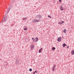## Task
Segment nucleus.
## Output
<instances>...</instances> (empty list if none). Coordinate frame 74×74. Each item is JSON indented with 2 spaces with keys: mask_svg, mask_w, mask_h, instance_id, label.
<instances>
[{
  "mask_svg": "<svg viewBox=\"0 0 74 74\" xmlns=\"http://www.w3.org/2000/svg\"><path fill=\"white\" fill-rule=\"evenodd\" d=\"M42 50H43L42 48H41L39 50V53H40L41 52V51H42Z\"/></svg>",
  "mask_w": 74,
  "mask_h": 74,
  "instance_id": "nucleus-9",
  "label": "nucleus"
},
{
  "mask_svg": "<svg viewBox=\"0 0 74 74\" xmlns=\"http://www.w3.org/2000/svg\"><path fill=\"white\" fill-rule=\"evenodd\" d=\"M1 60V59H0V60Z\"/></svg>",
  "mask_w": 74,
  "mask_h": 74,
  "instance_id": "nucleus-25",
  "label": "nucleus"
},
{
  "mask_svg": "<svg viewBox=\"0 0 74 74\" xmlns=\"http://www.w3.org/2000/svg\"><path fill=\"white\" fill-rule=\"evenodd\" d=\"M29 71H32V69H29Z\"/></svg>",
  "mask_w": 74,
  "mask_h": 74,
  "instance_id": "nucleus-18",
  "label": "nucleus"
},
{
  "mask_svg": "<svg viewBox=\"0 0 74 74\" xmlns=\"http://www.w3.org/2000/svg\"><path fill=\"white\" fill-rule=\"evenodd\" d=\"M15 62H16V64H18V59H16V60Z\"/></svg>",
  "mask_w": 74,
  "mask_h": 74,
  "instance_id": "nucleus-8",
  "label": "nucleus"
},
{
  "mask_svg": "<svg viewBox=\"0 0 74 74\" xmlns=\"http://www.w3.org/2000/svg\"><path fill=\"white\" fill-rule=\"evenodd\" d=\"M32 40H33L34 42H38V38H36V39H34L33 38H32Z\"/></svg>",
  "mask_w": 74,
  "mask_h": 74,
  "instance_id": "nucleus-1",
  "label": "nucleus"
},
{
  "mask_svg": "<svg viewBox=\"0 0 74 74\" xmlns=\"http://www.w3.org/2000/svg\"><path fill=\"white\" fill-rule=\"evenodd\" d=\"M34 47V45H31V48L32 50L33 49Z\"/></svg>",
  "mask_w": 74,
  "mask_h": 74,
  "instance_id": "nucleus-7",
  "label": "nucleus"
},
{
  "mask_svg": "<svg viewBox=\"0 0 74 74\" xmlns=\"http://www.w3.org/2000/svg\"><path fill=\"white\" fill-rule=\"evenodd\" d=\"M35 72H34L33 73V74H35Z\"/></svg>",
  "mask_w": 74,
  "mask_h": 74,
  "instance_id": "nucleus-24",
  "label": "nucleus"
},
{
  "mask_svg": "<svg viewBox=\"0 0 74 74\" xmlns=\"http://www.w3.org/2000/svg\"><path fill=\"white\" fill-rule=\"evenodd\" d=\"M37 18L40 19L41 18L42 16L41 15H38L37 16Z\"/></svg>",
  "mask_w": 74,
  "mask_h": 74,
  "instance_id": "nucleus-6",
  "label": "nucleus"
},
{
  "mask_svg": "<svg viewBox=\"0 0 74 74\" xmlns=\"http://www.w3.org/2000/svg\"><path fill=\"white\" fill-rule=\"evenodd\" d=\"M3 21H6V20H7V19H6V18L5 17H4L3 18Z\"/></svg>",
  "mask_w": 74,
  "mask_h": 74,
  "instance_id": "nucleus-10",
  "label": "nucleus"
},
{
  "mask_svg": "<svg viewBox=\"0 0 74 74\" xmlns=\"http://www.w3.org/2000/svg\"><path fill=\"white\" fill-rule=\"evenodd\" d=\"M39 21L38 20L36 19H34L33 20V22L34 23H36V22H38Z\"/></svg>",
  "mask_w": 74,
  "mask_h": 74,
  "instance_id": "nucleus-2",
  "label": "nucleus"
},
{
  "mask_svg": "<svg viewBox=\"0 0 74 74\" xmlns=\"http://www.w3.org/2000/svg\"><path fill=\"white\" fill-rule=\"evenodd\" d=\"M62 46H63V47H64L66 46H67V45H66L65 43H64V44H63Z\"/></svg>",
  "mask_w": 74,
  "mask_h": 74,
  "instance_id": "nucleus-11",
  "label": "nucleus"
},
{
  "mask_svg": "<svg viewBox=\"0 0 74 74\" xmlns=\"http://www.w3.org/2000/svg\"><path fill=\"white\" fill-rule=\"evenodd\" d=\"M66 29H64L63 31V32L64 33H66Z\"/></svg>",
  "mask_w": 74,
  "mask_h": 74,
  "instance_id": "nucleus-13",
  "label": "nucleus"
},
{
  "mask_svg": "<svg viewBox=\"0 0 74 74\" xmlns=\"http://www.w3.org/2000/svg\"><path fill=\"white\" fill-rule=\"evenodd\" d=\"M61 39H62V38H61V37H60V38H58V42L61 41Z\"/></svg>",
  "mask_w": 74,
  "mask_h": 74,
  "instance_id": "nucleus-3",
  "label": "nucleus"
},
{
  "mask_svg": "<svg viewBox=\"0 0 74 74\" xmlns=\"http://www.w3.org/2000/svg\"><path fill=\"white\" fill-rule=\"evenodd\" d=\"M60 10L61 11L64 10V9L63 8V7L61 5L60 7Z\"/></svg>",
  "mask_w": 74,
  "mask_h": 74,
  "instance_id": "nucleus-4",
  "label": "nucleus"
},
{
  "mask_svg": "<svg viewBox=\"0 0 74 74\" xmlns=\"http://www.w3.org/2000/svg\"><path fill=\"white\" fill-rule=\"evenodd\" d=\"M27 19V17L23 18V20H26Z\"/></svg>",
  "mask_w": 74,
  "mask_h": 74,
  "instance_id": "nucleus-14",
  "label": "nucleus"
},
{
  "mask_svg": "<svg viewBox=\"0 0 74 74\" xmlns=\"http://www.w3.org/2000/svg\"><path fill=\"white\" fill-rule=\"evenodd\" d=\"M27 30V28H24V30Z\"/></svg>",
  "mask_w": 74,
  "mask_h": 74,
  "instance_id": "nucleus-19",
  "label": "nucleus"
},
{
  "mask_svg": "<svg viewBox=\"0 0 74 74\" xmlns=\"http://www.w3.org/2000/svg\"><path fill=\"white\" fill-rule=\"evenodd\" d=\"M71 53H72V55H73L74 54V51H72L71 52Z\"/></svg>",
  "mask_w": 74,
  "mask_h": 74,
  "instance_id": "nucleus-12",
  "label": "nucleus"
},
{
  "mask_svg": "<svg viewBox=\"0 0 74 74\" xmlns=\"http://www.w3.org/2000/svg\"><path fill=\"white\" fill-rule=\"evenodd\" d=\"M48 17H49V18H51V17L50 16H49V15H48Z\"/></svg>",
  "mask_w": 74,
  "mask_h": 74,
  "instance_id": "nucleus-16",
  "label": "nucleus"
},
{
  "mask_svg": "<svg viewBox=\"0 0 74 74\" xmlns=\"http://www.w3.org/2000/svg\"><path fill=\"white\" fill-rule=\"evenodd\" d=\"M56 48H55V47H53L52 48V49L53 50H55Z\"/></svg>",
  "mask_w": 74,
  "mask_h": 74,
  "instance_id": "nucleus-15",
  "label": "nucleus"
},
{
  "mask_svg": "<svg viewBox=\"0 0 74 74\" xmlns=\"http://www.w3.org/2000/svg\"><path fill=\"white\" fill-rule=\"evenodd\" d=\"M61 23H62V24L63 23H64V21H62Z\"/></svg>",
  "mask_w": 74,
  "mask_h": 74,
  "instance_id": "nucleus-20",
  "label": "nucleus"
},
{
  "mask_svg": "<svg viewBox=\"0 0 74 74\" xmlns=\"http://www.w3.org/2000/svg\"><path fill=\"white\" fill-rule=\"evenodd\" d=\"M34 72H35V73H38V71H35Z\"/></svg>",
  "mask_w": 74,
  "mask_h": 74,
  "instance_id": "nucleus-21",
  "label": "nucleus"
},
{
  "mask_svg": "<svg viewBox=\"0 0 74 74\" xmlns=\"http://www.w3.org/2000/svg\"><path fill=\"white\" fill-rule=\"evenodd\" d=\"M69 48V46H68V47H67V48Z\"/></svg>",
  "mask_w": 74,
  "mask_h": 74,
  "instance_id": "nucleus-23",
  "label": "nucleus"
},
{
  "mask_svg": "<svg viewBox=\"0 0 74 74\" xmlns=\"http://www.w3.org/2000/svg\"><path fill=\"white\" fill-rule=\"evenodd\" d=\"M58 24H62L61 22H59V23H58Z\"/></svg>",
  "mask_w": 74,
  "mask_h": 74,
  "instance_id": "nucleus-17",
  "label": "nucleus"
},
{
  "mask_svg": "<svg viewBox=\"0 0 74 74\" xmlns=\"http://www.w3.org/2000/svg\"><path fill=\"white\" fill-rule=\"evenodd\" d=\"M59 1L60 2H61V0H59Z\"/></svg>",
  "mask_w": 74,
  "mask_h": 74,
  "instance_id": "nucleus-22",
  "label": "nucleus"
},
{
  "mask_svg": "<svg viewBox=\"0 0 74 74\" xmlns=\"http://www.w3.org/2000/svg\"><path fill=\"white\" fill-rule=\"evenodd\" d=\"M56 67V66L55 65H54V66L52 69V71H54L55 70Z\"/></svg>",
  "mask_w": 74,
  "mask_h": 74,
  "instance_id": "nucleus-5",
  "label": "nucleus"
}]
</instances>
